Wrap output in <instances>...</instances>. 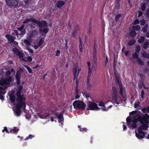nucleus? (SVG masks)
<instances>
[{"label": "nucleus", "mask_w": 149, "mask_h": 149, "mask_svg": "<svg viewBox=\"0 0 149 149\" xmlns=\"http://www.w3.org/2000/svg\"><path fill=\"white\" fill-rule=\"evenodd\" d=\"M14 91L12 90L9 95V99L8 100V102H11L13 104L12 109L15 114L19 116V89H17L16 97L14 95Z\"/></svg>", "instance_id": "obj_1"}, {"label": "nucleus", "mask_w": 149, "mask_h": 149, "mask_svg": "<svg viewBox=\"0 0 149 149\" xmlns=\"http://www.w3.org/2000/svg\"><path fill=\"white\" fill-rule=\"evenodd\" d=\"M36 24L39 27V31L40 34L44 35L45 37L49 31L47 22L45 20H42V22L38 21Z\"/></svg>", "instance_id": "obj_2"}, {"label": "nucleus", "mask_w": 149, "mask_h": 149, "mask_svg": "<svg viewBox=\"0 0 149 149\" xmlns=\"http://www.w3.org/2000/svg\"><path fill=\"white\" fill-rule=\"evenodd\" d=\"M12 79V77L10 76L7 78H0V85L2 86H0V91H4L10 85Z\"/></svg>", "instance_id": "obj_3"}, {"label": "nucleus", "mask_w": 149, "mask_h": 149, "mask_svg": "<svg viewBox=\"0 0 149 149\" xmlns=\"http://www.w3.org/2000/svg\"><path fill=\"white\" fill-rule=\"evenodd\" d=\"M111 95L112 100L115 103L118 104L122 102V100H118V91L116 87H113L111 90Z\"/></svg>", "instance_id": "obj_4"}, {"label": "nucleus", "mask_w": 149, "mask_h": 149, "mask_svg": "<svg viewBox=\"0 0 149 149\" xmlns=\"http://www.w3.org/2000/svg\"><path fill=\"white\" fill-rule=\"evenodd\" d=\"M26 98L24 95L19 94V116L21 112V109L23 111H25L26 108Z\"/></svg>", "instance_id": "obj_5"}, {"label": "nucleus", "mask_w": 149, "mask_h": 149, "mask_svg": "<svg viewBox=\"0 0 149 149\" xmlns=\"http://www.w3.org/2000/svg\"><path fill=\"white\" fill-rule=\"evenodd\" d=\"M73 105L74 108L77 110H84L86 106L83 102L80 100H75L74 102Z\"/></svg>", "instance_id": "obj_6"}, {"label": "nucleus", "mask_w": 149, "mask_h": 149, "mask_svg": "<svg viewBox=\"0 0 149 149\" xmlns=\"http://www.w3.org/2000/svg\"><path fill=\"white\" fill-rule=\"evenodd\" d=\"M5 38L8 40V43L14 47H16L18 45V43L15 41V37L10 34H7L5 36Z\"/></svg>", "instance_id": "obj_7"}, {"label": "nucleus", "mask_w": 149, "mask_h": 149, "mask_svg": "<svg viewBox=\"0 0 149 149\" xmlns=\"http://www.w3.org/2000/svg\"><path fill=\"white\" fill-rule=\"evenodd\" d=\"M88 106V108H87V110H98L100 109V108L98 107L97 104L96 103L91 101H89Z\"/></svg>", "instance_id": "obj_8"}, {"label": "nucleus", "mask_w": 149, "mask_h": 149, "mask_svg": "<svg viewBox=\"0 0 149 149\" xmlns=\"http://www.w3.org/2000/svg\"><path fill=\"white\" fill-rule=\"evenodd\" d=\"M148 119H149V115L147 113H145L143 117L141 116H139L134 120L137 121V123L138 121H139L141 123L144 121H146Z\"/></svg>", "instance_id": "obj_9"}, {"label": "nucleus", "mask_w": 149, "mask_h": 149, "mask_svg": "<svg viewBox=\"0 0 149 149\" xmlns=\"http://www.w3.org/2000/svg\"><path fill=\"white\" fill-rule=\"evenodd\" d=\"M136 136L139 139L143 138L147 134V133L146 131H135Z\"/></svg>", "instance_id": "obj_10"}, {"label": "nucleus", "mask_w": 149, "mask_h": 149, "mask_svg": "<svg viewBox=\"0 0 149 149\" xmlns=\"http://www.w3.org/2000/svg\"><path fill=\"white\" fill-rule=\"evenodd\" d=\"M141 125L140 126L137 130H146L148 127L149 125V119L147 120L146 121H144L141 123Z\"/></svg>", "instance_id": "obj_11"}, {"label": "nucleus", "mask_w": 149, "mask_h": 149, "mask_svg": "<svg viewBox=\"0 0 149 149\" xmlns=\"http://www.w3.org/2000/svg\"><path fill=\"white\" fill-rule=\"evenodd\" d=\"M6 2L7 5L10 8L16 6L19 3L17 0H6Z\"/></svg>", "instance_id": "obj_12"}, {"label": "nucleus", "mask_w": 149, "mask_h": 149, "mask_svg": "<svg viewBox=\"0 0 149 149\" xmlns=\"http://www.w3.org/2000/svg\"><path fill=\"white\" fill-rule=\"evenodd\" d=\"M119 85V87L120 88L119 93L121 96L124 98V97L123 95V93H124L125 95L126 94V89L122 85L121 82L120 83L118 84Z\"/></svg>", "instance_id": "obj_13"}, {"label": "nucleus", "mask_w": 149, "mask_h": 149, "mask_svg": "<svg viewBox=\"0 0 149 149\" xmlns=\"http://www.w3.org/2000/svg\"><path fill=\"white\" fill-rule=\"evenodd\" d=\"M66 0H59L56 3V7L59 9H61L65 4Z\"/></svg>", "instance_id": "obj_14"}, {"label": "nucleus", "mask_w": 149, "mask_h": 149, "mask_svg": "<svg viewBox=\"0 0 149 149\" xmlns=\"http://www.w3.org/2000/svg\"><path fill=\"white\" fill-rule=\"evenodd\" d=\"M81 70V68H77V67H75L73 70V72L74 79V80L75 79H77L78 78L79 74V72Z\"/></svg>", "instance_id": "obj_15"}, {"label": "nucleus", "mask_w": 149, "mask_h": 149, "mask_svg": "<svg viewBox=\"0 0 149 149\" xmlns=\"http://www.w3.org/2000/svg\"><path fill=\"white\" fill-rule=\"evenodd\" d=\"M57 114L56 115L58 120V122L59 123H62L63 122L64 118L63 116L64 113L63 112H61V113L58 114V113H56Z\"/></svg>", "instance_id": "obj_16"}, {"label": "nucleus", "mask_w": 149, "mask_h": 149, "mask_svg": "<svg viewBox=\"0 0 149 149\" xmlns=\"http://www.w3.org/2000/svg\"><path fill=\"white\" fill-rule=\"evenodd\" d=\"M79 29V26L78 25L76 24L75 26V28L73 32L71 34V36L74 38H75L77 33L78 32V31Z\"/></svg>", "instance_id": "obj_17"}, {"label": "nucleus", "mask_w": 149, "mask_h": 149, "mask_svg": "<svg viewBox=\"0 0 149 149\" xmlns=\"http://www.w3.org/2000/svg\"><path fill=\"white\" fill-rule=\"evenodd\" d=\"M136 120H133L131 123V125L129 126H128V127H129L130 129L133 130L134 129L136 128L137 127V126L136 123L137 121H136Z\"/></svg>", "instance_id": "obj_18"}, {"label": "nucleus", "mask_w": 149, "mask_h": 149, "mask_svg": "<svg viewBox=\"0 0 149 149\" xmlns=\"http://www.w3.org/2000/svg\"><path fill=\"white\" fill-rule=\"evenodd\" d=\"M30 21H31L33 22L36 24H37L38 22L37 20L35 19L33 17H32L31 18H30L26 19L24 20V21L23 22V23H26L29 22Z\"/></svg>", "instance_id": "obj_19"}, {"label": "nucleus", "mask_w": 149, "mask_h": 149, "mask_svg": "<svg viewBox=\"0 0 149 149\" xmlns=\"http://www.w3.org/2000/svg\"><path fill=\"white\" fill-rule=\"evenodd\" d=\"M97 52L96 50L95 47L94 50L93 52V60L94 63H96L97 61Z\"/></svg>", "instance_id": "obj_20"}, {"label": "nucleus", "mask_w": 149, "mask_h": 149, "mask_svg": "<svg viewBox=\"0 0 149 149\" xmlns=\"http://www.w3.org/2000/svg\"><path fill=\"white\" fill-rule=\"evenodd\" d=\"M118 74V71L115 70H114V74L115 77L117 82L118 83V84H119L121 82H120V76Z\"/></svg>", "instance_id": "obj_21"}, {"label": "nucleus", "mask_w": 149, "mask_h": 149, "mask_svg": "<svg viewBox=\"0 0 149 149\" xmlns=\"http://www.w3.org/2000/svg\"><path fill=\"white\" fill-rule=\"evenodd\" d=\"M38 31L35 30H34L29 32V36L30 38H32L35 37Z\"/></svg>", "instance_id": "obj_22"}, {"label": "nucleus", "mask_w": 149, "mask_h": 149, "mask_svg": "<svg viewBox=\"0 0 149 149\" xmlns=\"http://www.w3.org/2000/svg\"><path fill=\"white\" fill-rule=\"evenodd\" d=\"M24 27V25L22 24L21 27H19V31L20 32V33H19V35H21V36H23L25 33V30H23Z\"/></svg>", "instance_id": "obj_23"}, {"label": "nucleus", "mask_w": 149, "mask_h": 149, "mask_svg": "<svg viewBox=\"0 0 149 149\" xmlns=\"http://www.w3.org/2000/svg\"><path fill=\"white\" fill-rule=\"evenodd\" d=\"M141 111L144 113H149V106L143 108L141 109Z\"/></svg>", "instance_id": "obj_24"}, {"label": "nucleus", "mask_w": 149, "mask_h": 149, "mask_svg": "<svg viewBox=\"0 0 149 149\" xmlns=\"http://www.w3.org/2000/svg\"><path fill=\"white\" fill-rule=\"evenodd\" d=\"M79 47L80 52L79 54H81V53H82V43L81 38L80 37H79Z\"/></svg>", "instance_id": "obj_25"}, {"label": "nucleus", "mask_w": 149, "mask_h": 149, "mask_svg": "<svg viewBox=\"0 0 149 149\" xmlns=\"http://www.w3.org/2000/svg\"><path fill=\"white\" fill-rule=\"evenodd\" d=\"M136 42V40L134 38L130 40L128 42V45L131 46L134 45Z\"/></svg>", "instance_id": "obj_26"}, {"label": "nucleus", "mask_w": 149, "mask_h": 149, "mask_svg": "<svg viewBox=\"0 0 149 149\" xmlns=\"http://www.w3.org/2000/svg\"><path fill=\"white\" fill-rule=\"evenodd\" d=\"M137 35L136 32L134 30L131 31L129 35L130 37L132 38H134Z\"/></svg>", "instance_id": "obj_27"}, {"label": "nucleus", "mask_w": 149, "mask_h": 149, "mask_svg": "<svg viewBox=\"0 0 149 149\" xmlns=\"http://www.w3.org/2000/svg\"><path fill=\"white\" fill-rule=\"evenodd\" d=\"M24 56V54L22 53L19 51V58H20V60H21L25 61H27V60H26L25 58H23Z\"/></svg>", "instance_id": "obj_28"}, {"label": "nucleus", "mask_w": 149, "mask_h": 149, "mask_svg": "<svg viewBox=\"0 0 149 149\" xmlns=\"http://www.w3.org/2000/svg\"><path fill=\"white\" fill-rule=\"evenodd\" d=\"M132 28L133 29V30L134 31H139L141 30V27L140 26L137 25L136 26H133Z\"/></svg>", "instance_id": "obj_29"}, {"label": "nucleus", "mask_w": 149, "mask_h": 149, "mask_svg": "<svg viewBox=\"0 0 149 149\" xmlns=\"http://www.w3.org/2000/svg\"><path fill=\"white\" fill-rule=\"evenodd\" d=\"M148 27V24H146L141 29L142 31H143L144 33H146Z\"/></svg>", "instance_id": "obj_30"}, {"label": "nucleus", "mask_w": 149, "mask_h": 149, "mask_svg": "<svg viewBox=\"0 0 149 149\" xmlns=\"http://www.w3.org/2000/svg\"><path fill=\"white\" fill-rule=\"evenodd\" d=\"M127 125L129 126L131 125L132 123V118L129 116L126 119Z\"/></svg>", "instance_id": "obj_31"}, {"label": "nucleus", "mask_w": 149, "mask_h": 149, "mask_svg": "<svg viewBox=\"0 0 149 149\" xmlns=\"http://www.w3.org/2000/svg\"><path fill=\"white\" fill-rule=\"evenodd\" d=\"M121 14L120 13H118L115 15V21L116 22H118L119 19L121 17Z\"/></svg>", "instance_id": "obj_32"}, {"label": "nucleus", "mask_w": 149, "mask_h": 149, "mask_svg": "<svg viewBox=\"0 0 149 149\" xmlns=\"http://www.w3.org/2000/svg\"><path fill=\"white\" fill-rule=\"evenodd\" d=\"M137 62L138 65L143 66L144 65V62L143 61L141 58H139L136 60Z\"/></svg>", "instance_id": "obj_33"}, {"label": "nucleus", "mask_w": 149, "mask_h": 149, "mask_svg": "<svg viewBox=\"0 0 149 149\" xmlns=\"http://www.w3.org/2000/svg\"><path fill=\"white\" fill-rule=\"evenodd\" d=\"M6 92L0 91V99L2 101H3L4 99L3 95Z\"/></svg>", "instance_id": "obj_34"}, {"label": "nucleus", "mask_w": 149, "mask_h": 149, "mask_svg": "<svg viewBox=\"0 0 149 149\" xmlns=\"http://www.w3.org/2000/svg\"><path fill=\"white\" fill-rule=\"evenodd\" d=\"M139 88L141 89L143 87L145 86L144 82L143 81L141 80L139 81V83L138 85Z\"/></svg>", "instance_id": "obj_35"}, {"label": "nucleus", "mask_w": 149, "mask_h": 149, "mask_svg": "<svg viewBox=\"0 0 149 149\" xmlns=\"http://www.w3.org/2000/svg\"><path fill=\"white\" fill-rule=\"evenodd\" d=\"M82 94L83 96L85 97L86 98H88L90 97L91 94L89 93H87L86 91H84L82 92Z\"/></svg>", "instance_id": "obj_36"}, {"label": "nucleus", "mask_w": 149, "mask_h": 149, "mask_svg": "<svg viewBox=\"0 0 149 149\" xmlns=\"http://www.w3.org/2000/svg\"><path fill=\"white\" fill-rule=\"evenodd\" d=\"M12 51L14 54L19 56V49L16 47L14 48L12 50Z\"/></svg>", "instance_id": "obj_37"}, {"label": "nucleus", "mask_w": 149, "mask_h": 149, "mask_svg": "<svg viewBox=\"0 0 149 149\" xmlns=\"http://www.w3.org/2000/svg\"><path fill=\"white\" fill-rule=\"evenodd\" d=\"M16 79L17 80L16 82L17 85V87L19 88V70H17V71Z\"/></svg>", "instance_id": "obj_38"}, {"label": "nucleus", "mask_w": 149, "mask_h": 149, "mask_svg": "<svg viewBox=\"0 0 149 149\" xmlns=\"http://www.w3.org/2000/svg\"><path fill=\"white\" fill-rule=\"evenodd\" d=\"M149 44V42L148 41L144 42L143 45V48L145 49H147L148 47Z\"/></svg>", "instance_id": "obj_39"}, {"label": "nucleus", "mask_w": 149, "mask_h": 149, "mask_svg": "<svg viewBox=\"0 0 149 149\" xmlns=\"http://www.w3.org/2000/svg\"><path fill=\"white\" fill-rule=\"evenodd\" d=\"M87 88L88 89L91 90L92 88V86L90 83L89 81H87Z\"/></svg>", "instance_id": "obj_40"}, {"label": "nucleus", "mask_w": 149, "mask_h": 149, "mask_svg": "<svg viewBox=\"0 0 149 149\" xmlns=\"http://www.w3.org/2000/svg\"><path fill=\"white\" fill-rule=\"evenodd\" d=\"M138 54L139 53H136V52H135L132 55L133 58L136 59V60L139 58V55Z\"/></svg>", "instance_id": "obj_41"}, {"label": "nucleus", "mask_w": 149, "mask_h": 149, "mask_svg": "<svg viewBox=\"0 0 149 149\" xmlns=\"http://www.w3.org/2000/svg\"><path fill=\"white\" fill-rule=\"evenodd\" d=\"M145 38L143 36H141L140 38L138 40V42L139 43H143L145 40Z\"/></svg>", "instance_id": "obj_42"}, {"label": "nucleus", "mask_w": 149, "mask_h": 149, "mask_svg": "<svg viewBox=\"0 0 149 149\" xmlns=\"http://www.w3.org/2000/svg\"><path fill=\"white\" fill-rule=\"evenodd\" d=\"M28 70L30 74H32V71L31 69L29 67L27 66L26 65H23Z\"/></svg>", "instance_id": "obj_43"}, {"label": "nucleus", "mask_w": 149, "mask_h": 149, "mask_svg": "<svg viewBox=\"0 0 149 149\" xmlns=\"http://www.w3.org/2000/svg\"><path fill=\"white\" fill-rule=\"evenodd\" d=\"M142 56L145 58H149V54L147 53L146 52L143 53Z\"/></svg>", "instance_id": "obj_44"}, {"label": "nucleus", "mask_w": 149, "mask_h": 149, "mask_svg": "<svg viewBox=\"0 0 149 149\" xmlns=\"http://www.w3.org/2000/svg\"><path fill=\"white\" fill-rule=\"evenodd\" d=\"M35 137L34 135L30 134L29 136L24 139V140H27L29 139H31Z\"/></svg>", "instance_id": "obj_45"}, {"label": "nucleus", "mask_w": 149, "mask_h": 149, "mask_svg": "<svg viewBox=\"0 0 149 149\" xmlns=\"http://www.w3.org/2000/svg\"><path fill=\"white\" fill-rule=\"evenodd\" d=\"M20 77H19V94H21L22 90L23 89V86L22 85L23 83H24V82H23L22 83V84L21 85H20Z\"/></svg>", "instance_id": "obj_46"}, {"label": "nucleus", "mask_w": 149, "mask_h": 149, "mask_svg": "<svg viewBox=\"0 0 149 149\" xmlns=\"http://www.w3.org/2000/svg\"><path fill=\"white\" fill-rule=\"evenodd\" d=\"M45 38H41L40 39L38 43V45H39V46H41L42 44L43 43L44 41Z\"/></svg>", "instance_id": "obj_47"}, {"label": "nucleus", "mask_w": 149, "mask_h": 149, "mask_svg": "<svg viewBox=\"0 0 149 149\" xmlns=\"http://www.w3.org/2000/svg\"><path fill=\"white\" fill-rule=\"evenodd\" d=\"M141 50V47L140 45H137L136 47V48L135 49V52H136L139 53V52Z\"/></svg>", "instance_id": "obj_48"}, {"label": "nucleus", "mask_w": 149, "mask_h": 149, "mask_svg": "<svg viewBox=\"0 0 149 149\" xmlns=\"http://www.w3.org/2000/svg\"><path fill=\"white\" fill-rule=\"evenodd\" d=\"M141 9L142 11H144L146 9V4L145 3H144L141 5Z\"/></svg>", "instance_id": "obj_49"}, {"label": "nucleus", "mask_w": 149, "mask_h": 149, "mask_svg": "<svg viewBox=\"0 0 149 149\" xmlns=\"http://www.w3.org/2000/svg\"><path fill=\"white\" fill-rule=\"evenodd\" d=\"M140 104V102L139 100H138L137 102H135L134 104V108H136L138 107L139 106Z\"/></svg>", "instance_id": "obj_50"}, {"label": "nucleus", "mask_w": 149, "mask_h": 149, "mask_svg": "<svg viewBox=\"0 0 149 149\" xmlns=\"http://www.w3.org/2000/svg\"><path fill=\"white\" fill-rule=\"evenodd\" d=\"M26 70H25L24 68L23 67H19V75L21 74V71H23V72H24Z\"/></svg>", "instance_id": "obj_51"}, {"label": "nucleus", "mask_w": 149, "mask_h": 149, "mask_svg": "<svg viewBox=\"0 0 149 149\" xmlns=\"http://www.w3.org/2000/svg\"><path fill=\"white\" fill-rule=\"evenodd\" d=\"M5 131L8 134L10 133L16 134L18 132V131H2L3 133Z\"/></svg>", "instance_id": "obj_52"}, {"label": "nucleus", "mask_w": 149, "mask_h": 149, "mask_svg": "<svg viewBox=\"0 0 149 149\" xmlns=\"http://www.w3.org/2000/svg\"><path fill=\"white\" fill-rule=\"evenodd\" d=\"M115 6L114 9L116 10H117L119 9L120 7V4L115 3Z\"/></svg>", "instance_id": "obj_53"}, {"label": "nucleus", "mask_w": 149, "mask_h": 149, "mask_svg": "<svg viewBox=\"0 0 149 149\" xmlns=\"http://www.w3.org/2000/svg\"><path fill=\"white\" fill-rule=\"evenodd\" d=\"M145 94V93L144 91L143 90H141V98L143 99L144 98V95Z\"/></svg>", "instance_id": "obj_54"}, {"label": "nucleus", "mask_w": 149, "mask_h": 149, "mask_svg": "<svg viewBox=\"0 0 149 149\" xmlns=\"http://www.w3.org/2000/svg\"><path fill=\"white\" fill-rule=\"evenodd\" d=\"M10 70H8L6 72L5 76L6 77H8L10 75Z\"/></svg>", "instance_id": "obj_55"}, {"label": "nucleus", "mask_w": 149, "mask_h": 149, "mask_svg": "<svg viewBox=\"0 0 149 149\" xmlns=\"http://www.w3.org/2000/svg\"><path fill=\"white\" fill-rule=\"evenodd\" d=\"M108 62V58L107 56H106L105 57V59L104 61V67H106L107 65V64Z\"/></svg>", "instance_id": "obj_56"}, {"label": "nucleus", "mask_w": 149, "mask_h": 149, "mask_svg": "<svg viewBox=\"0 0 149 149\" xmlns=\"http://www.w3.org/2000/svg\"><path fill=\"white\" fill-rule=\"evenodd\" d=\"M146 17L148 18H149V8H148L146 11Z\"/></svg>", "instance_id": "obj_57"}, {"label": "nucleus", "mask_w": 149, "mask_h": 149, "mask_svg": "<svg viewBox=\"0 0 149 149\" xmlns=\"http://www.w3.org/2000/svg\"><path fill=\"white\" fill-rule=\"evenodd\" d=\"M139 21L138 19H136L133 22L134 25H136L139 23Z\"/></svg>", "instance_id": "obj_58"}, {"label": "nucleus", "mask_w": 149, "mask_h": 149, "mask_svg": "<svg viewBox=\"0 0 149 149\" xmlns=\"http://www.w3.org/2000/svg\"><path fill=\"white\" fill-rule=\"evenodd\" d=\"M26 59V60H27V61H28L29 62H31L32 60V58L31 56L27 57Z\"/></svg>", "instance_id": "obj_59"}, {"label": "nucleus", "mask_w": 149, "mask_h": 149, "mask_svg": "<svg viewBox=\"0 0 149 149\" xmlns=\"http://www.w3.org/2000/svg\"><path fill=\"white\" fill-rule=\"evenodd\" d=\"M140 24L141 26H143L146 23L144 19H143L140 21Z\"/></svg>", "instance_id": "obj_60"}, {"label": "nucleus", "mask_w": 149, "mask_h": 149, "mask_svg": "<svg viewBox=\"0 0 149 149\" xmlns=\"http://www.w3.org/2000/svg\"><path fill=\"white\" fill-rule=\"evenodd\" d=\"M61 53L60 51L59 50H57L56 52L55 55L57 56H58Z\"/></svg>", "instance_id": "obj_61"}, {"label": "nucleus", "mask_w": 149, "mask_h": 149, "mask_svg": "<svg viewBox=\"0 0 149 149\" xmlns=\"http://www.w3.org/2000/svg\"><path fill=\"white\" fill-rule=\"evenodd\" d=\"M92 18H91L90 19L89 22L88 23V27H92Z\"/></svg>", "instance_id": "obj_62"}, {"label": "nucleus", "mask_w": 149, "mask_h": 149, "mask_svg": "<svg viewBox=\"0 0 149 149\" xmlns=\"http://www.w3.org/2000/svg\"><path fill=\"white\" fill-rule=\"evenodd\" d=\"M91 74L88 73L87 77V81H89L90 79Z\"/></svg>", "instance_id": "obj_63"}, {"label": "nucleus", "mask_w": 149, "mask_h": 149, "mask_svg": "<svg viewBox=\"0 0 149 149\" xmlns=\"http://www.w3.org/2000/svg\"><path fill=\"white\" fill-rule=\"evenodd\" d=\"M24 42L28 45H30V42L27 39H26L24 40Z\"/></svg>", "instance_id": "obj_64"}]
</instances>
